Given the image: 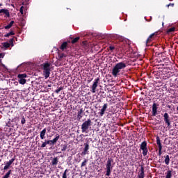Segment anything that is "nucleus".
Here are the masks:
<instances>
[{"label":"nucleus","instance_id":"obj_1","mask_svg":"<svg viewBox=\"0 0 178 178\" xmlns=\"http://www.w3.org/2000/svg\"><path fill=\"white\" fill-rule=\"evenodd\" d=\"M129 65L128 61H123V62H120L113 67L112 69V74L113 77H118V76H120V72L123 69H126Z\"/></svg>","mask_w":178,"mask_h":178},{"label":"nucleus","instance_id":"obj_2","mask_svg":"<svg viewBox=\"0 0 178 178\" xmlns=\"http://www.w3.org/2000/svg\"><path fill=\"white\" fill-rule=\"evenodd\" d=\"M60 138V136L59 134H56V137L53 140H44V142L42 141V145H40V148H45L47 145H55L56 143H58V140Z\"/></svg>","mask_w":178,"mask_h":178},{"label":"nucleus","instance_id":"obj_3","mask_svg":"<svg viewBox=\"0 0 178 178\" xmlns=\"http://www.w3.org/2000/svg\"><path fill=\"white\" fill-rule=\"evenodd\" d=\"M42 67L43 69V74L45 79H48V77H49V74H51V63H44L42 65Z\"/></svg>","mask_w":178,"mask_h":178},{"label":"nucleus","instance_id":"obj_4","mask_svg":"<svg viewBox=\"0 0 178 178\" xmlns=\"http://www.w3.org/2000/svg\"><path fill=\"white\" fill-rule=\"evenodd\" d=\"M112 163H113V159L108 158L106 164V176H111L112 170L113 169V165H112Z\"/></svg>","mask_w":178,"mask_h":178},{"label":"nucleus","instance_id":"obj_5","mask_svg":"<svg viewBox=\"0 0 178 178\" xmlns=\"http://www.w3.org/2000/svg\"><path fill=\"white\" fill-rule=\"evenodd\" d=\"M92 125V122L90 118H88L86 121L83 122L81 124V129L82 133H87V130L90 129V126Z\"/></svg>","mask_w":178,"mask_h":178},{"label":"nucleus","instance_id":"obj_6","mask_svg":"<svg viewBox=\"0 0 178 178\" xmlns=\"http://www.w3.org/2000/svg\"><path fill=\"white\" fill-rule=\"evenodd\" d=\"M143 151L142 154L143 156H147L148 155V145L147 143V141H143L141 143L140 145V151Z\"/></svg>","mask_w":178,"mask_h":178},{"label":"nucleus","instance_id":"obj_7","mask_svg":"<svg viewBox=\"0 0 178 178\" xmlns=\"http://www.w3.org/2000/svg\"><path fill=\"white\" fill-rule=\"evenodd\" d=\"M19 122H20L19 117H15L12 120L9 119V121L6 123V126L8 127H13L14 126H17V124H19Z\"/></svg>","mask_w":178,"mask_h":178},{"label":"nucleus","instance_id":"obj_8","mask_svg":"<svg viewBox=\"0 0 178 178\" xmlns=\"http://www.w3.org/2000/svg\"><path fill=\"white\" fill-rule=\"evenodd\" d=\"M26 77H27V74H19L17 75L18 82L19 84H26Z\"/></svg>","mask_w":178,"mask_h":178},{"label":"nucleus","instance_id":"obj_9","mask_svg":"<svg viewBox=\"0 0 178 178\" xmlns=\"http://www.w3.org/2000/svg\"><path fill=\"white\" fill-rule=\"evenodd\" d=\"M156 35H158V32H154L152 33L149 37L147 38L146 40V44L148 45L149 42H152L155 38H156Z\"/></svg>","mask_w":178,"mask_h":178},{"label":"nucleus","instance_id":"obj_10","mask_svg":"<svg viewBox=\"0 0 178 178\" xmlns=\"http://www.w3.org/2000/svg\"><path fill=\"white\" fill-rule=\"evenodd\" d=\"M99 83V77L95 79V81L91 86V92L95 93L96 92L95 90H97V87H98V83Z\"/></svg>","mask_w":178,"mask_h":178},{"label":"nucleus","instance_id":"obj_11","mask_svg":"<svg viewBox=\"0 0 178 178\" xmlns=\"http://www.w3.org/2000/svg\"><path fill=\"white\" fill-rule=\"evenodd\" d=\"M15 160H16V156H15L9 161H7L6 163V165L3 168V170H8V169L10 168V166L12 165V163H13V162H15Z\"/></svg>","mask_w":178,"mask_h":178},{"label":"nucleus","instance_id":"obj_12","mask_svg":"<svg viewBox=\"0 0 178 178\" xmlns=\"http://www.w3.org/2000/svg\"><path fill=\"white\" fill-rule=\"evenodd\" d=\"M164 122L167 126H170V117L168 113H164L163 115Z\"/></svg>","mask_w":178,"mask_h":178},{"label":"nucleus","instance_id":"obj_13","mask_svg":"<svg viewBox=\"0 0 178 178\" xmlns=\"http://www.w3.org/2000/svg\"><path fill=\"white\" fill-rule=\"evenodd\" d=\"M152 116H155L158 113V105L156 103H154L152 105Z\"/></svg>","mask_w":178,"mask_h":178},{"label":"nucleus","instance_id":"obj_14","mask_svg":"<svg viewBox=\"0 0 178 178\" xmlns=\"http://www.w3.org/2000/svg\"><path fill=\"white\" fill-rule=\"evenodd\" d=\"M85 147L83 152H82L83 155H87L88 154V149H90V144L88 142L84 143Z\"/></svg>","mask_w":178,"mask_h":178},{"label":"nucleus","instance_id":"obj_15","mask_svg":"<svg viewBox=\"0 0 178 178\" xmlns=\"http://www.w3.org/2000/svg\"><path fill=\"white\" fill-rule=\"evenodd\" d=\"M108 108V104H104V106H102V108L101 109L100 112L99 113L100 116H104L105 115V111Z\"/></svg>","mask_w":178,"mask_h":178},{"label":"nucleus","instance_id":"obj_16","mask_svg":"<svg viewBox=\"0 0 178 178\" xmlns=\"http://www.w3.org/2000/svg\"><path fill=\"white\" fill-rule=\"evenodd\" d=\"M45 134H47V128L43 129L40 133V140H45Z\"/></svg>","mask_w":178,"mask_h":178},{"label":"nucleus","instance_id":"obj_17","mask_svg":"<svg viewBox=\"0 0 178 178\" xmlns=\"http://www.w3.org/2000/svg\"><path fill=\"white\" fill-rule=\"evenodd\" d=\"M0 13H1V15H2V13H3V15H6V17H10V14L9 13V10H8L6 8L0 10Z\"/></svg>","mask_w":178,"mask_h":178},{"label":"nucleus","instance_id":"obj_18","mask_svg":"<svg viewBox=\"0 0 178 178\" xmlns=\"http://www.w3.org/2000/svg\"><path fill=\"white\" fill-rule=\"evenodd\" d=\"M83 112H84V111L83 110V108H81L77 113V120H81L82 118H83Z\"/></svg>","mask_w":178,"mask_h":178},{"label":"nucleus","instance_id":"obj_19","mask_svg":"<svg viewBox=\"0 0 178 178\" xmlns=\"http://www.w3.org/2000/svg\"><path fill=\"white\" fill-rule=\"evenodd\" d=\"M58 163H59V159H58V157H54L51 160V165H52V166H56V165H58Z\"/></svg>","mask_w":178,"mask_h":178},{"label":"nucleus","instance_id":"obj_20","mask_svg":"<svg viewBox=\"0 0 178 178\" xmlns=\"http://www.w3.org/2000/svg\"><path fill=\"white\" fill-rule=\"evenodd\" d=\"M173 76H175V72H168L163 77L165 80H167V79H170V77H173Z\"/></svg>","mask_w":178,"mask_h":178},{"label":"nucleus","instance_id":"obj_21","mask_svg":"<svg viewBox=\"0 0 178 178\" xmlns=\"http://www.w3.org/2000/svg\"><path fill=\"white\" fill-rule=\"evenodd\" d=\"M60 49H61V51H65V49H67V42H63L60 47Z\"/></svg>","mask_w":178,"mask_h":178},{"label":"nucleus","instance_id":"obj_22","mask_svg":"<svg viewBox=\"0 0 178 178\" xmlns=\"http://www.w3.org/2000/svg\"><path fill=\"white\" fill-rule=\"evenodd\" d=\"M145 177V173L144 172V167H141L140 173L138 174V178H144Z\"/></svg>","mask_w":178,"mask_h":178},{"label":"nucleus","instance_id":"obj_23","mask_svg":"<svg viewBox=\"0 0 178 178\" xmlns=\"http://www.w3.org/2000/svg\"><path fill=\"white\" fill-rule=\"evenodd\" d=\"M15 31H13V30H11L10 32H8V33H6V34H5L4 35H3V37L5 38H8V37H10L11 35H15Z\"/></svg>","mask_w":178,"mask_h":178},{"label":"nucleus","instance_id":"obj_24","mask_svg":"<svg viewBox=\"0 0 178 178\" xmlns=\"http://www.w3.org/2000/svg\"><path fill=\"white\" fill-rule=\"evenodd\" d=\"M70 38L71 40H72L71 41V44H76V42H79V40H80V37H76V38H73V37H72V35H70Z\"/></svg>","mask_w":178,"mask_h":178},{"label":"nucleus","instance_id":"obj_25","mask_svg":"<svg viewBox=\"0 0 178 178\" xmlns=\"http://www.w3.org/2000/svg\"><path fill=\"white\" fill-rule=\"evenodd\" d=\"M13 24H15V21H11L8 25L4 26V29L6 30H9V29L12 28V26H13Z\"/></svg>","mask_w":178,"mask_h":178},{"label":"nucleus","instance_id":"obj_26","mask_svg":"<svg viewBox=\"0 0 178 178\" xmlns=\"http://www.w3.org/2000/svg\"><path fill=\"white\" fill-rule=\"evenodd\" d=\"M164 162L165 163V165H169L170 162V158L169 157V155H165L164 156Z\"/></svg>","mask_w":178,"mask_h":178},{"label":"nucleus","instance_id":"obj_27","mask_svg":"<svg viewBox=\"0 0 178 178\" xmlns=\"http://www.w3.org/2000/svg\"><path fill=\"white\" fill-rule=\"evenodd\" d=\"M156 144L159 148H162V143H161V139L159 136H156Z\"/></svg>","mask_w":178,"mask_h":178},{"label":"nucleus","instance_id":"obj_28","mask_svg":"<svg viewBox=\"0 0 178 178\" xmlns=\"http://www.w3.org/2000/svg\"><path fill=\"white\" fill-rule=\"evenodd\" d=\"M67 172H69V170L66 169L63 173L62 178H69Z\"/></svg>","mask_w":178,"mask_h":178},{"label":"nucleus","instance_id":"obj_29","mask_svg":"<svg viewBox=\"0 0 178 178\" xmlns=\"http://www.w3.org/2000/svg\"><path fill=\"white\" fill-rule=\"evenodd\" d=\"M10 175H12V170H8V172L2 178H9L10 177Z\"/></svg>","mask_w":178,"mask_h":178},{"label":"nucleus","instance_id":"obj_30","mask_svg":"<svg viewBox=\"0 0 178 178\" xmlns=\"http://www.w3.org/2000/svg\"><path fill=\"white\" fill-rule=\"evenodd\" d=\"M1 45H3V48H9L10 47V44L8 42L1 43Z\"/></svg>","mask_w":178,"mask_h":178},{"label":"nucleus","instance_id":"obj_31","mask_svg":"<svg viewBox=\"0 0 178 178\" xmlns=\"http://www.w3.org/2000/svg\"><path fill=\"white\" fill-rule=\"evenodd\" d=\"M165 175H166L165 178H172V171L170 170L167 171Z\"/></svg>","mask_w":178,"mask_h":178},{"label":"nucleus","instance_id":"obj_32","mask_svg":"<svg viewBox=\"0 0 178 178\" xmlns=\"http://www.w3.org/2000/svg\"><path fill=\"white\" fill-rule=\"evenodd\" d=\"M13 42H15V38L10 39L8 41V44H10V47H13L15 45Z\"/></svg>","mask_w":178,"mask_h":178},{"label":"nucleus","instance_id":"obj_33","mask_svg":"<svg viewBox=\"0 0 178 178\" xmlns=\"http://www.w3.org/2000/svg\"><path fill=\"white\" fill-rule=\"evenodd\" d=\"M87 162H88V159H85L83 162H82L81 165V168H84V166L87 165Z\"/></svg>","mask_w":178,"mask_h":178},{"label":"nucleus","instance_id":"obj_34","mask_svg":"<svg viewBox=\"0 0 178 178\" xmlns=\"http://www.w3.org/2000/svg\"><path fill=\"white\" fill-rule=\"evenodd\" d=\"M176 31V28L172 27L168 29L167 33L169 34L170 33H173Z\"/></svg>","mask_w":178,"mask_h":178},{"label":"nucleus","instance_id":"obj_35","mask_svg":"<svg viewBox=\"0 0 178 178\" xmlns=\"http://www.w3.org/2000/svg\"><path fill=\"white\" fill-rule=\"evenodd\" d=\"M61 147H62L61 151H63V152H64V151H66V149H67V144L61 145Z\"/></svg>","mask_w":178,"mask_h":178},{"label":"nucleus","instance_id":"obj_36","mask_svg":"<svg viewBox=\"0 0 178 178\" xmlns=\"http://www.w3.org/2000/svg\"><path fill=\"white\" fill-rule=\"evenodd\" d=\"M62 90H63V87L58 88L57 90H55L56 94H59V92H60V91H62Z\"/></svg>","mask_w":178,"mask_h":178},{"label":"nucleus","instance_id":"obj_37","mask_svg":"<svg viewBox=\"0 0 178 178\" xmlns=\"http://www.w3.org/2000/svg\"><path fill=\"white\" fill-rule=\"evenodd\" d=\"M21 124H26V118H24V116L22 117Z\"/></svg>","mask_w":178,"mask_h":178},{"label":"nucleus","instance_id":"obj_38","mask_svg":"<svg viewBox=\"0 0 178 178\" xmlns=\"http://www.w3.org/2000/svg\"><path fill=\"white\" fill-rule=\"evenodd\" d=\"M5 58V53H0V59H3Z\"/></svg>","mask_w":178,"mask_h":178},{"label":"nucleus","instance_id":"obj_39","mask_svg":"<svg viewBox=\"0 0 178 178\" xmlns=\"http://www.w3.org/2000/svg\"><path fill=\"white\" fill-rule=\"evenodd\" d=\"M159 156L162 155V147H159Z\"/></svg>","mask_w":178,"mask_h":178},{"label":"nucleus","instance_id":"obj_40","mask_svg":"<svg viewBox=\"0 0 178 178\" xmlns=\"http://www.w3.org/2000/svg\"><path fill=\"white\" fill-rule=\"evenodd\" d=\"M64 56H65V54H59L58 58L59 59H62Z\"/></svg>","mask_w":178,"mask_h":178},{"label":"nucleus","instance_id":"obj_41","mask_svg":"<svg viewBox=\"0 0 178 178\" xmlns=\"http://www.w3.org/2000/svg\"><path fill=\"white\" fill-rule=\"evenodd\" d=\"M167 8H169V6H171L172 8H173V6H175V3H170L168 5H166Z\"/></svg>","mask_w":178,"mask_h":178},{"label":"nucleus","instance_id":"obj_42","mask_svg":"<svg viewBox=\"0 0 178 178\" xmlns=\"http://www.w3.org/2000/svg\"><path fill=\"white\" fill-rule=\"evenodd\" d=\"M23 8H24V7L22 6H21V8L19 9V12H20L21 15H23V13H24Z\"/></svg>","mask_w":178,"mask_h":178},{"label":"nucleus","instance_id":"obj_43","mask_svg":"<svg viewBox=\"0 0 178 178\" xmlns=\"http://www.w3.org/2000/svg\"><path fill=\"white\" fill-rule=\"evenodd\" d=\"M109 49L110 51H111L112 52L113 51V49H115V47L114 46H109Z\"/></svg>","mask_w":178,"mask_h":178},{"label":"nucleus","instance_id":"obj_44","mask_svg":"<svg viewBox=\"0 0 178 178\" xmlns=\"http://www.w3.org/2000/svg\"><path fill=\"white\" fill-rule=\"evenodd\" d=\"M174 84H177L178 85V78H175L174 81H173Z\"/></svg>","mask_w":178,"mask_h":178},{"label":"nucleus","instance_id":"obj_45","mask_svg":"<svg viewBox=\"0 0 178 178\" xmlns=\"http://www.w3.org/2000/svg\"><path fill=\"white\" fill-rule=\"evenodd\" d=\"M171 108H172V106H171L170 105H168V109H170Z\"/></svg>","mask_w":178,"mask_h":178},{"label":"nucleus","instance_id":"obj_46","mask_svg":"<svg viewBox=\"0 0 178 178\" xmlns=\"http://www.w3.org/2000/svg\"><path fill=\"white\" fill-rule=\"evenodd\" d=\"M2 66H3V67H5V65L4 64H2Z\"/></svg>","mask_w":178,"mask_h":178},{"label":"nucleus","instance_id":"obj_47","mask_svg":"<svg viewBox=\"0 0 178 178\" xmlns=\"http://www.w3.org/2000/svg\"><path fill=\"white\" fill-rule=\"evenodd\" d=\"M3 156V155H1V158H2Z\"/></svg>","mask_w":178,"mask_h":178},{"label":"nucleus","instance_id":"obj_48","mask_svg":"<svg viewBox=\"0 0 178 178\" xmlns=\"http://www.w3.org/2000/svg\"><path fill=\"white\" fill-rule=\"evenodd\" d=\"M170 81H173L172 79H170Z\"/></svg>","mask_w":178,"mask_h":178},{"label":"nucleus","instance_id":"obj_49","mask_svg":"<svg viewBox=\"0 0 178 178\" xmlns=\"http://www.w3.org/2000/svg\"><path fill=\"white\" fill-rule=\"evenodd\" d=\"M0 6H2V4H0Z\"/></svg>","mask_w":178,"mask_h":178},{"label":"nucleus","instance_id":"obj_50","mask_svg":"<svg viewBox=\"0 0 178 178\" xmlns=\"http://www.w3.org/2000/svg\"><path fill=\"white\" fill-rule=\"evenodd\" d=\"M0 149H1V147H0Z\"/></svg>","mask_w":178,"mask_h":178}]
</instances>
